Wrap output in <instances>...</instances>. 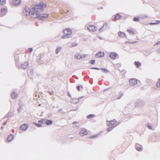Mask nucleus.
<instances>
[{
    "label": "nucleus",
    "mask_w": 160,
    "mask_h": 160,
    "mask_svg": "<svg viewBox=\"0 0 160 160\" xmlns=\"http://www.w3.org/2000/svg\"><path fill=\"white\" fill-rule=\"evenodd\" d=\"M39 121H38V123L34 122V124H35L36 126H37L38 127H41L42 126V122H39Z\"/></svg>",
    "instance_id": "obj_26"
},
{
    "label": "nucleus",
    "mask_w": 160,
    "mask_h": 160,
    "mask_svg": "<svg viewBox=\"0 0 160 160\" xmlns=\"http://www.w3.org/2000/svg\"><path fill=\"white\" fill-rule=\"evenodd\" d=\"M1 12L2 15L3 16L5 15L7 12L6 9L5 8H2L1 9Z\"/></svg>",
    "instance_id": "obj_18"
},
{
    "label": "nucleus",
    "mask_w": 160,
    "mask_h": 160,
    "mask_svg": "<svg viewBox=\"0 0 160 160\" xmlns=\"http://www.w3.org/2000/svg\"><path fill=\"white\" fill-rule=\"evenodd\" d=\"M147 127H148V128L149 129L153 130V128L152 127V125H151V124H148L147 125Z\"/></svg>",
    "instance_id": "obj_35"
},
{
    "label": "nucleus",
    "mask_w": 160,
    "mask_h": 160,
    "mask_svg": "<svg viewBox=\"0 0 160 160\" xmlns=\"http://www.w3.org/2000/svg\"><path fill=\"white\" fill-rule=\"evenodd\" d=\"M39 122H42V123H46L47 125H50L52 123V121L47 119H42L40 120Z\"/></svg>",
    "instance_id": "obj_3"
},
{
    "label": "nucleus",
    "mask_w": 160,
    "mask_h": 160,
    "mask_svg": "<svg viewBox=\"0 0 160 160\" xmlns=\"http://www.w3.org/2000/svg\"><path fill=\"white\" fill-rule=\"evenodd\" d=\"M98 136V135L96 134V135H94L91 136L90 137V138H94L97 137Z\"/></svg>",
    "instance_id": "obj_41"
},
{
    "label": "nucleus",
    "mask_w": 160,
    "mask_h": 160,
    "mask_svg": "<svg viewBox=\"0 0 160 160\" xmlns=\"http://www.w3.org/2000/svg\"><path fill=\"white\" fill-rule=\"evenodd\" d=\"M63 33L65 35H69V36H71L72 31L69 28H66L64 30Z\"/></svg>",
    "instance_id": "obj_7"
},
{
    "label": "nucleus",
    "mask_w": 160,
    "mask_h": 160,
    "mask_svg": "<svg viewBox=\"0 0 160 160\" xmlns=\"http://www.w3.org/2000/svg\"><path fill=\"white\" fill-rule=\"evenodd\" d=\"M46 4L42 2H40L39 5H37L32 8V9L36 13H39L43 11V8H45Z\"/></svg>",
    "instance_id": "obj_2"
},
{
    "label": "nucleus",
    "mask_w": 160,
    "mask_h": 160,
    "mask_svg": "<svg viewBox=\"0 0 160 160\" xmlns=\"http://www.w3.org/2000/svg\"><path fill=\"white\" fill-rule=\"evenodd\" d=\"M31 10L28 8L26 7L23 10V13L28 16L30 15L32 17L34 18H38L40 19L43 20L48 17V15L47 14H42L36 13L33 9Z\"/></svg>",
    "instance_id": "obj_1"
},
{
    "label": "nucleus",
    "mask_w": 160,
    "mask_h": 160,
    "mask_svg": "<svg viewBox=\"0 0 160 160\" xmlns=\"http://www.w3.org/2000/svg\"><path fill=\"white\" fill-rule=\"evenodd\" d=\"M91 69H96V70H98L101 69V68H96V67H93V68H92Z\"/></svg>",
    "instance_id": "obj_44"
},
{
    "label": "nucleus",
    "mask_w": 160,
    "mask_h": 160,
    "mask_svg": "<svg viewBox=\"0 0 160 160\" xmlns=\"http://www.w3.org/2000/svg\"><path fill=\"white\" fill-rule=\"evenodd\" d=\"M121 18V16H120L118 13L116 14L115 17V18L116 19H118Z\"/></svg>",
    "instance_id": "obj_30"
},
{
    "label": "nucleus",
    "mask_w": 160,
    "mask_h": 160,
    "mask_svg": "<svg viewBox=\"0 0 160 160\" xmlns=\"http://www.w3.org/2000/svg\"><path fill=\"white\" fill-rule=\"evenodd\" d=\"M83 97H81L78 98H72L70 100V102L74 104H77L78 103L79 100L82 98Z\"/></svg>",
    "instance_id": "obj_8"
},
{
    "label": "nucleus",
    "mask_w": 160,
    "mask_h": 160,
    "mask_svg": "<svg viewBox=\"0 0 160 160\" xmlns=\"http://www.w3.org/2000/svg\"><path fill=\"white\" fill-rule=\"evenodd\" d=\"M62 48L61 47H58L55 50V53L57 54L61 50Z\"/></svg>",
    "instance_id": "obj_23"
},
{
    "label": "nucleus",
    "mask_w": 160,
    "mask_h": 160,
    "mask_svg": "<svg viewBox=\"0 0 160 160\" xmlns=\"http://www.w3.org/2000/svg\"><path fill=\"white\" fill-rule=\"evenodd\" d=\"M95 60H92L90 61V63L92 64H94L95 63Z\"/></svg>",
    "instance_id": "obj_42"
},
{
    "label": "nucleus",
    "mask_w": 160,
    "mask_h": 160,
    "mask_svg": "<svg viewBox=\"0 0 160 160\" xmlns=\"http://www.w3.org/2000/svg\"><path fill=\"white\" fill-rule=\"evenodd\" d=\"M128 31L130 35H133L135 34L134 32L132 31L131 29H128Z\"/></svg>",
    "instance_id": "obj_29"
},
{
    "label": "nucleus",
    "mask_w": 160,
    "mask_h": 160,
    "mask_svg": "<svg viewBox=\"0 0 160 160\" xmlns=\"http://www.w3.org/2000/svg\"><path fill=\"white\" fill-rule=\"evenodd\" d=\"M78 123V122H76V121H74V122L73 123H72V124H74V125H75L76 124H77Z\"/></svg>",
    "instance_id": "obj_51"
},
{
    "label": "nucleus",
    "mask_w": 160,
    "mask_h": 160,
    "mask_svg": "<svg viewBox=\"0 0 160 160\" xmlns=\"http://www.w3.org/2000/svg\"><path fill=\"white\" fill-rule=\"evenodd\" d=\"M13 138V136L12 134L9 135L7 138V140L8 141L10 142L11 141Z\"/></svg>",
    "instance_id": "obj_21"
},
{
    "label": "nucleus",
    "mask_w": 160,
    "mask_h": 160,
    "mask_svg": "<svg viewBox=\"0 0 160 160\" xmlns=\"http://www.w3.org/2000/svg\"><path fill=\"white\" fill-rule=\"evenodd\" d=\"M6 3L5 0H0V4L3 5L5 4Z\"/></svg>",
    "instance_id": "obj_32"
},
{
    "label": "nucleus",
    "mask_w": 160,
    "mask_h": 160,
    "mask_svg": "<svg viewBox=\"0 0 160 160\" xmlns=\"http://www.w3.org/2000/svg\"><path fill=\"white\" fill-rule=\"evenodd\" d=\"M136 149L139 151H141L142 150V146L138 144H136L135 145Z\"/></svg>",
    "instance_id": "obj_15"
},
{
    "label": "nucleus",
    "mask_w": 160,
    "mask_h": 160,
    "mask_svg": "<svg viewBox=\"0 0 160 160\" xmlns=\"http://www.w3.org/2000/svg\"><path fill=\"white\" fill-rule=\"evenodd\" d=\"M123 96V93H121L119 95V96L117 98L118 99H120L121 98V97Z\"/></svg>",
    "instance_id": "obj_43"
},
{
    "label": "nucleus",
    "mask_w": 160,
    "mask_h": 160,
    "mask_svg": "<svg viewBox=\"0 0 160 160\" xmlns=\"http://www.w3.org/2000/svg\"><path fill=\"white\" fill-rule=\"evenodd\" d=\"M144 102L142 101H138L136 102L135 104V107H142L143 106Z\"/></svg>",
    "instance_id": "obj_12"
},
{
    "label": "nucleus",
    "mask_w": 160,
    "mask_h": 160,
    "mask_svg": "<svg viewBox=\"0 0 160 160\" xmlns=\"http://www.w3.org/2000/svg\"><path fill=\"white\" fill-rule=\"evenodd\" d=\"M134 64L136 66L137 68H139L141 66V63L138 61L135 62H134Z\"/></svg>",
    "instance_id": "obj_24"
},
{
    "label": "nucleus",
    "mask_w": 160,
    "mask_h": 160,
    "mask_svg": "<svg viewBox=\"0 0 160 160\" xmlns=\"http://www.w3.org/2000/svg\"><path fill=\"white\" fill-rule=\"evenodd\" d=\"M157 22H151L150 23V24L151 25H156L158 24L159 23V22H160V21H157Z\"/></svg>",
    "instance_id": "obj_36"
},
{
    "label": "nucleus",
    "mask_w": 160,
    "mask_h": 160,
    "mask_svg": "<svg viewBox=\"0 0 160 160\" xmlns=\"http://www.w3.org/2000/svg\"><path fill=\"white\" fill-rule=\"evenodd\" d=\"M133 21L135 22H138L139 21V19L138 18L134 17L133 19Z\"/></svg>",
    "instance_id": "obj_38"
},
{
    "label": "nucleus",
    "mask_w": 160,
    "mask_h": 160,
    "mask_svg": "<svg viewBox=\"0 0 160 160\" xmlns=\"http://www.w3.org/2000/svg\"><path fill=\"white\" fill-rule=\"evenodd\" d=\"M22 109H23L22 106V105L20 106L19 108H18V112L19 113L20 112H21V111H22Z\"/></svg>",
    "instance_id": "obj_37"
},
{
    "label": "nucleus",
    "mask_w": 160,
    "mask_h": 160,
    "mask_svg": "<svg viewBox=\"0 0 160 160\" xmlns=\"http://www.w3.org/2000/svg\"><path fill=\"white\" fill-rule=\"evenodd\" d=\"M78 110V108H76L74 109H73L71 110V111H76Z\"/></svg>",
    "instance_id": "obj_48"
},
{
    "label": "nucleus",
    "mask_w": 160,
    "mask_h": 160,
    "mask_svg": "<svg viewBox=\"0 0 160 160\" xmlns=\"http://www.w3.org/2000/svg\"><path fill=\"white\" fill-rule=\"evenodd\" d=\"M70 37H71V36H69V35H66L63 36L62 37V38L63 39H65L66 38H68Z\"/></svg>",
    "instance_id": "obj_33"
},
{
    "label": "nucleus",
    "mask_w": 160,
    "mask_h": 160,
    "mask_svg": "<svg viewBox=\"0 0 160 160\" xmlns=\"http://www.w3.org/2000/svg\"><path fill=\"white\" fill-rule=\"evenodd\" d=\"M29 63L28 61H26L23 63H22L21 64V67L22 69H26L28 66Z\"/></svg>",
    "instance_id": "obj_6"
},
{
    "label": "nucleus",
    "mask_w": 160,
    "mask_h": 160,
    "mask_svg": "<svg viewBox=\"0 0 160 160\" xmlns=\"http://www.w3.org/2000/svg\"><path fill=\"white\" fill-rule=\"evenodd\" d=\"M21 2L20 0H13L12 2L13 4L14 5H18Z\"/></svg>",
    "instance_id": "obj_20"
},
{
    "label": "nucleus",
    "mask_w": 160,
    "mask_h": 160,
    "mask_svg": "<svg viewBox=\"0 0 160 160\" xmlns=\"http://www.w3.org/2000/svg\"><path fill=\"white\" fill-rule=\"evenodd\" d=\"M101 8L102 9L103 8L102 7H101Z\"/></svg>",
    "instance_id": "obj_59"
},
{
    "label": "nucleus",
    "mask_w": 160,
    "mask_h": 160,
    "mask_svg": "<svg viewBox=\"0 0 160 160\" xmlns=\"http://www.w3.org/2000/svg\"><path fill=\"white\" fill-rule=\"evenodd\" d=\"M104 55V53L103 52L99 51L96 54L95 56L96 58H102Z\"/></svg>",
    "instance_id": "obj_9"
},
{
    "label": "nucleus",
    "mask_w": 160,
    "mask_h": 160,
    "mask_svg": "<svg viewBox=\"0 0 160 160\" xmlns=\"http://www.w3.org/2000/svg\"><path fill=\"white\" fill-rule=\"evenodd\" d=\"M68 96L70 97V98H72V96L70 93L69 92H68Z\"/></svg>",
    "instance_id": "obj_46"
},
{
    "label": "nucleus",
    "mask_w": 160,
    "mask_h": 160,
    "mask_svg": "<svg viewBox=\"0 0 160 160\" xmlns=\"http://www.w3.org/2000/svg\"><path fill=\"white\" fill-rule=\"evenodd\" d=\"M158 53H160V48L158 50Z\"/></svg>",
    "instance_id": "obj_54"
},
{
    "label": "nucleus",
    "mask_w": 160,
    "mask_h": 160,
    "mask_svg": "<svg viewBox=\"0 0 160 160\" xmlns=\"http://www.w3.org/2000/svg\"><path fill=\"white\" fill-rule=\"evenodd\" d=\"M62 108H60L59 109L58 111V112H60L61 111H62Z\"/></svg>",
    "instance_id": "obj_52"
},
{
    "label": "nucleus",
    "mask_w": 160,
    "mask_h": 160,
    "mask_svg": "<svg viewBox=\"0 0 160 160\" xmlns=\"http://www.w3.org/2000/svg\"><path fill=\"white\" fill-rule=\"evenodd\" d=\"M13 115V112H9L8 114L5 115V118H9L11 116Z\"/></svg>",
    "instance_id": "obj_22"
},
{
    "label": "nucleus",
    "mask_w": 160,
    "mask_h": 160,
    "mask_svg": "<svg viewBox=\"0 0 160 160\" xmlns=\"http://www.w3.org/2000/svg\"><path fill=\"white\" fill-rule=\"evenodd\" d=\"M156 85L157 87H160V78L159 79L158 82L157 84Z\"/></svg>",
    "instance_id": "obj_39"
},
{
    "label": "nucleus",
    "mask_w": 160,
    "mask_h": 160,
    "mask_svg": "<svg viewBox=\"0 0 160 160\" xmlns=\"http://www.w3.org/2000/svg\"><path fill=\"white\" fill-rule=\"evenodd\" d=\"M108 26V23H105L103 26L100 29H99V32H102L103 31V28H104V27H105L106 28L107 26Z\"/></svg>",
    "instance_id": "obj_25"
},
{
    "label": "nucleus",
    "mask_w": 160,
    "mask_h": 160,
    "mask_svg": "<svg viewBox=\"0 0 160 160\" xmlns=\"http://www.w3.org/2000/svg\"><path fill=\"white\" fill-rule=\"evenodd\" d=\"M69 12V10H67V12Z\"/></svg>",
    "instance_id": "obj_60"
},
{
    "label": "nucleus",
    "mask_w": 160,
    "mask_h": 160,
    "mask_svg": "<svg viewBox=\"0 0 160 160\" xmlns=\"http://www.w3.org/2000/svg\"><path fill=\"white\" fill-rule=\"evenodd\" d=\"M41 58V55H39V56H38V57L37 58V61L39 63V64L42 63L41 62H40Z\"/></svg>",
    "instance_id": "obj_27"
},
{
    "label": "nucleus",
    "mask_w": 160,
    "mask_h": 160,
    "mask_svg": "<svg viewBox=\"0 0 160 160\" xmlns=\"http://www.w3.org/2000/svg\"><path fill=\"white\" fill-rule=\"evenodd\" d=\"M75 58L77 59H81L82 58V56L78 53H76L75 56Z\"/></svg>",
    "instance_id": "obj_17"
},
{
    "label": "nucleus",
    "mask_w": 160,
    "mask_h": 160,
    "mask_svg": "<svg viewBox=\"0 0 160 160\" xmlns=\"http://www.w3.org/2000/svg\"><path fill=\"white\" fill-rule=\"evenodd\" d=\"M11 96L12 99H15L17 97L18 95L16 93L13 92L12 93Z\"/></svg>",
    "instance_id": "obj_19"
},
{
    "label": "nucleus",
    "mask_w": 160,
    "mask_h": 160,
    "mask_svg": "<svg viewBox=\"0 0 160 160\" xmlns=\"http://www.w3.org/2000/svg\"><path fill=\"white\" fill-rule=\"evenodd\" d=\"M80 86H77V88L78 90V91H80Z\"/></svg>",
    "instance_id": "obj_49"
},
{
    "label": "nucleus",
    "mask_w": 160,
    "mask_h": 160,
    "mask_svg": "<svg viewBox=\"0 0 160 160\" xmlns=\"http://www.w3.org/2000/svg\"><path fill=\"white\" fill-rule=\"evenodd\" d=\"M119 123H118V124H117V125H115V126H114L112 127H109V128H108V129H107V131H108V132H109V131H111L112 130V129L114 128H115L116 126H117L119 124Z\"/></svg>",
    "instance_id": "obj_28"
},
{
    "label": "nucleus",
    "mask_w": 160,
    "mask_h": 160,
    "mask_svg": "<svg viewBox=\"0 0 160 160\" xmlns=\"http://www.w3.org/2000/svg\"><path fill=\"white\" fill-rule=\"evenodd\" d=\"M160 44V41H158L156 42L154 44V45H158Z\"/></svg>",
    "instance_id": "obj_47"
},
{
    "label": "nucleus",
    "mask_w": 160,
    "mask_h": 160,
    "mask_svg": "<svg viewBox=\"0 0 160 160\" xmlns=\"http://www.w3.org/2000/svg\"><path fill=\"white\" fill-rule=\"evenodd\" d=\"M116 122L117 121L115 119H114L110 121H107V123L108 126H110L114 125Z\"/></svg>",
    "instance_id": "obj_13"
},
{
    "label": "nucleus",
    "mask_w": 160,
    "mask_h": 160,
    "mask_svg": "<svg viewBox=\"0 0 160 160\" xmlns=\"http://www.w3.org/2000/svg\"><path fill=\"white\" fill-rule=\"evenodd\" d=\"M94 116H95L94 114H89V115H88L87 116V118H88L89 119V118H92L94 117Z\"/></svg>",
    "instance_id": "obj_31"
},
{
    "label": "nucleus",
    "mask_w": 160,
    "mask_h": 160,
    "mask_svg": "<svg viewBox=\"0 0 160 160\" xmlns=\"http://www.w3.org/2000/svg\"><path fill=\"white\" fill-rule=\"evenodd\" d=\"M80 87H81V88H83V86L82 85H81Z\"/></svg>",
    "instance_id": "obj_56"
},
{
    "label": "nucleus",
    "mask_w": 160,
    "mask_h": 160,
    "mask_svg": "<svg viewBox=\"0 0 160 160\" xmlns=\"http://www.w3.org/2000/svg\"><path fill=\"white\" fill-rule=\"evenodd\" d=\"M7 124V122L5 121V122H4L3 123V124L4 125H6Z\"/></svg>",
    "instance_id": "obj_53"
},
{
    "label": "nucleus",
    "mask_w": 160,
    "mask_h": 160,
    "mask_svg": "<svg viewBox=\"0 0 160 160\" xmlns=\"http://www.w3.org/2000/svg\"><path fill=\"white\" fill-rule=\"evenodd\" d=\"M72 47L77 46L78 45L77 43L76 42H73L71 44Z\"/></svg>",
    "instance_id": "obj_40"
},
{
    "label": "nucleus",
    "mask_w": 160,
    "mask_h": 160,
    "mask_svg": "<svg viewBox=\"0 0 160 160\" xmlns=\"http://www.w3.org/2000/svg\"><path fill=\"white\" fill-rule=\"evenodd\" d=\"M117 57L118 58V55L115 52H111L109 55V57L113 60L115 59Z\"/></svg>",
    "instance_id": "obj_5"
},
{
    "label": "nucleus",
    "mask_w": 160,
    "mask_h": 160,
    "mask_svg": "<svg viewBox=\"0 0 160 160\" xmlns=\"http://www.w3.org/2000/svg\"><path fill=\"white\" fill-rule=\"evenodd\" d=\"M4 127L3 126H2L1 127V129L2 130L3 129H4Z\"/></svg>",
    "instance_id": "obj_55"
},
{
    "label": "nucleus",
    "mask_w": 160,
    "mask_h": 160,
    "mask_svg": "<svg viewBox=\"0 0 160 160\" xmlns=\"http://www.w3.org/2000/svg\"><path fill=\"white\" fill-rule=\"evenodd\" d=\"M28 128V126L27 124H23L20 127V128L21 130L26 131Z\"/></svg>",
    "instance_id": "obj_11"
},
{
    "label": "nucleus",
    "mask_w": 160,
    "mask_h": 160,
    "mask_svg": "<svg viewBox=\"0 0 160 160\" xmlns=\"http://www.w3.org/2000/svg\"><path fill=\"white\" fill-rule=\"evenodd\" d=\"M101 69L102 70L103 72L104 73H106L109 72V71L106 68H101Z\"/></svg>",
    "instance_id": "obj_34"
},
{
    "label": "nucleus",
    "mask_w": 160,
    "mask_h": 160,
    "mask_svg": "<svg viewBox=\"0 0 160 160\" xmlns=\"http://www.w3.org/2000/svg\"><path fill=\"white\" fill-rule=\"evenodd\" d=\"M79 133L80 135L83 136L87 135L88 133V132L87 129L85 128H82L80 130Z\"/></svg>",
    "instance_id": "obj_4"
},
{
    "label": "nucleus",
    "mask_w": 160,
    "mask_h": 160,
    "mask_svg": "<svg viewBox=\"0 0 160 160\" xmlns=\"http://www.w3.org/2000/svg\"><path fill=\"white\" fill-rule=\"evenodd\" d=\"M118 36L121 38H126V35L123 32H121V31H120L118 33Z\"/></svg>",
    "instance_id": "obj_16"
},
{
    "label": "nucleus",
    "mask_w": 160,
    "mask_h": 160,
    "mask_svg": "<svg viewBox=\"0 0 160 160\" xmlns=\"http://www.w3.org/2000/svg\"><path fill=\"white\" fill-rule=\"evenodd\" d=\"M129 82L132 85H133L137 84V80L135 78H132L129 80Z\"/></svg>",
    "instance_id": "obj_14"
},
{
    "label": "nucleus",
    "mask_w": 160,
    "mask_h": 160,
    "mask_svg": "<svg viewBox=\"0 0 160 160\" xmlns=\"http://www.w3.org/2000/svg\"><path fill=\"white\" fill-rule=\"evenodd\" d=\"M53 92H54L53 91H52V93H53Z\"/></svg>",
    "instance_id": "obj_58"
},
{
    "label": "nucleus",
    "mask_w": 160,
    "mask_h": 160,
    "mask_svg": "<svg viewBox=\"0 0 160 160\" xmlns=\"http://www.w3.org/2000/svg\"><path fill=\"white\" fill-rule=\"evenodd\" d=\"M33 49L32 48H28V52L29 53L31 52L32 51Z\"/></svg>",
    "instance_id": "obj_45"
},
{
    "label": "nucleus",
    "mask_w": 160,
    "mask_h": 160,
    "mask_svg": "<svg viewBox=\"0 0 160 160\" xmlns=\"http://www.w3.org/2000/svg\"><path fill=\"white\" fill-rule=\"evenodd\" d=\"M76 127H78V128L79 127L78 126H76Z\"/></svg>",
    "instance_id": "obj_57"
},
{
    "label": "nucleus",
    "mask_w": 160,
    "mask_h": 160,
    "mask_svg": "<svg viewBox=\"0 0 160 160\" xmlns=\"http://www.w3.org/2000/svg\"><path fill=\"white\" fill-rule=\"evenodd\" d=\"M82 56V58H84L86 57L87 56V55L85 54V55H83Z\"/></svg>",
    "instance_id": "obj_50"
},
{
    "label": "nucleus",
    "mask_w": 160,
    "mask_h": 160,
    "mask_svg": "<svg viewBox=\"0 0 160 160\" xmlns=\"http://www.w3.org/2000/svg\"><path fill=\"white\" fill-rule=\"evenodd\" d=\"M87 29L90 31L94 32L96 31V27L93 25H89L87 27Z\"/></svg>",
    "instance_id": "obj_10"
}]
</instances>
